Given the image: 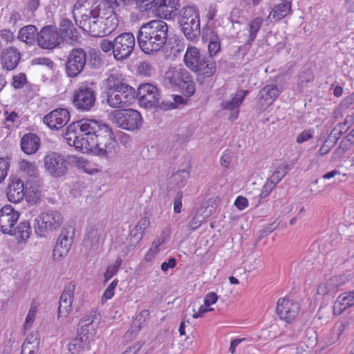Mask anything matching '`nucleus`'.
Returning a JSON list of instances; mask_svg holds the SVG:
<instances>
[{"instance_id": "1", "label": "nucleus", "mask_w": 354, "mask_h": 354, "mask_svg": "<svg viewBox=\"0 0 354 354\" xmlns=\"http://www.w3.org/2000/svg\"><path fill=\"white\" fill-rule=\"evenodd\" d=\"M64 138L70 146L84 153L109 157L115 152L116 140L111 127L101 121L83 118L70 124Z\"/></svg>"}, {"instance_id": "2", "label": "nucleus", "mask_w": 354, "mask_h": 354, "mask_svg": "<svg viewBox=\"0 0 354 354\" xmlns=\"http://www.w3.org/2000/svg\"><path fill=\"white\" fill-rule=\"evenodd\" d=\"M86 1L78 0L73 9V16L79 26L92 37H103L113 32L118 26L115 17L95 12Z\"/></svg>"}, {"instance_id": "3", "label": "nucleus", "mask_w": 354, "mask_h": 354, "mask_svg": "<svg viewBox=\"0 0 354 354\" xmlns=\"http://www.w3.org/2000/svg\"><path fill=\"white\" fill-rule=\"evenodd\" d=\"M168 25L162 20H151L143 24L138 34V42L145 54L158 52L168 37Z\"/></svg>"}, {"instance_id": "4", "label": "nucleus", "mask_w": 354, "mask_h": 354, "mask_svg": "<svg viewBox=\"0 0 354 354\" xmlns=\"http://www.w3.org/2000/svg\"><path fill=\"white\" fill-rule=\"evenodd\" d=\"M178 23L187 39L195 40L200 33L199 10L196 6H184L180 12Z\"/></svg>"}, {"instance_id": "5", "label": "nucleus", "mask_w": 354, "mask_h": 354, "mask_svg": "<svg viewBox=\"0 0 354 354\" xmlns=\"http://www.w3.org/2000/svg\"><path fill=\"white\" fill-rule=\"evenodd\" d=\"M96 92L92 83L82 82L73 91L72 102L73 106L82 111H89L95 106Z\"/></svg>"}, {"instance_id": "6", "label": "nucleus", "mask_w": 354, "mask_h": 354, "mask_svg": "<svg viewBox=\"0 0 354 354\" xmlns=\"http://www.w3.org/2000/svg\"><path fill=\"white\" fill-rule=\"evenodd\" d=\"M300 310L299 301L289 296L280 297L277 301L275 313L280 321L287 324H291L297 319Z\"/></svg>"}, {"instance_id": "7", "label": "nucleus", "mask_w": 354, "mask_h": 354, "mask_svg": "<svg viewBox=\"0 0 354 354\" xmlns=\"http://www.w3.org/2000/svg\"><path fill=\"white\" fill-rule=\"evenodd\" d=\"M35 225L36 233L40 236H46L49 232L60 228L63 223V216L57 210H49L41 213L36 218Z\"/></svg>"}, {"instance_id": "8", "label": "nucleus", "mask_w": 354, "mask_h": 354, "mask_svg": "<svg viewBox=\"0 0 354 354\" xmlns=\"http://www.w3.org/2000/svg\"><path fill=\"white\" fill-rule=\"evenodd\" d=\"M113 122L119 127L129 131H134L141 127V114L133 109H124L113 112Z\"/></svg>"}, {"instance_id": "9", "label": "nucleus", "mask_w": 354, "mask_h": 354, "mask_svg": "<svg viewBox=\"0 0 354 354\" xmlns=\"http://www.w3.org/2000/svg\"><path fill=\"white\" fill-rule=\"evenodd\" d=\"M86 62V54L82 48L73 49L65 64V72L69 77H75L83 71Z\"/></svg>"}, {"instance_id": "10", "label": "nucleus", "mask_w": 354, "mask_h": 354, "mask_svg": "<svg viewBox=\"0 0 354 354\" xmlns=\"http://www.w3.org/2000/svg\"><path fill=\"white\" fill-rule=\"evenodd\" d=\"M135 46V37L131 32H124L115 38L114 58L116 60L127 59Z\"/></svg>"}, {"instance_id": "11", "label": "nucleus", "mask_w": 354, "mask_h": 354, "mask_svg": "<svg viewBox=\"0 0 354 354\" xmlns=\"http://www.w3.org/2000/svg\"><path fill=\"white\" fill-rule=\"evenodd\" d=\"M139 104L145 108H151L159 103L160 93L158 88L152 84H141L138 88Z\"/></svg>"}, {"instance_id": "12", "label": "nucleus", "mask_w": 354, "mask_h": 354, "mask_svg": "<svg viewBox=\"0 0 354 354\" xmlns=\"http://www.w3.org/2000/svg\"><path fill=\"white\" fill-rule=\"evenodd\" d=\"M135 89L133 87L106 94V102L109 106L122 109L131 105L135 100Z\"/></svg>"}, {"instance_id": "13", "label": "nucleus", "mask_w": 354, "mask_h": 354, "mask_svg": "<svg viewBox=\"0 0 354 354\" xmlns=\"http://www.w3.org/2000/svg\"><path fill=\"white\" fill-rule=\"evenodd\" d=\"M19 216V212L11 205L3 206L0 209V231L4 234H12Z\"/></svg>"}, {"instance_id": "14", "label": "nucleus", "mask_w": 354, "mask_h": 354, "mask_svg": "<svg viewBox=\"0 0 354 354\" xmlns=\"http://www.w3.org/2000/svg\"><path fill=\"white\" fill-rule=\"evenodd\" d=\"M62 41L57 27L46 26L41 28L37 37L38 46L44 49H53L59 46Z\"/></svg>"}, {"instance_id": "15", "label": "nucleus", "mask_w": 354, "mask_h": 354, "mask_svg": "<svg viewBox=\"0 0 354 354\" xmlns=\"http://www.w3.org/2000/svg\"><path fill=\"white\" fill-rule=\"evenodd\" d=\"M44 167L54 177L62 176L67 171V162L55 152L47 153L44 158Z\"/></svg>"}, {"instance_id": "16", "label": "nucleus", "mask_w": 354, "mask_h": 354, "mask_svg": "<svg viewBox=\"0 0 354 354\" xmlns=\"http://www.w3.org/2000/svg\"><path fill=\"white\" fill-rule=\"evenodd\" d=\"M75 285L72 282L65 286L64 289L59 297L57 319L64 320L66 319L72 309V304L74 299Z\"/></svg>"}, {"instance_id": "17", "label": "nucleus", "mask_w": 354, "mask_h": 354, "mask_svg": "<svg viewBox=\"0 0 354 354\" xmlns=\"http://www.w3.org/2000/svg\"><path fill=\"white\" fill-rule=\"evenodd\" d=\"M69 120V111L66 109L58 108L46 115L43 121L50 129L59 130L64 127Z\"/></svg>"}, {"instance_id": "18", "label": "nucleus", "mask_w": 354, "mask_h": 354, "mask_svg": "<svg viewBox=\"0 0 354 354\" xmlns=\"http://www.w3.org/2000/svg\"><path fill=\"white\" fill-rule=\"evenodd\" d=\"M202 41L208 44L209 57L216 56L221 50V40L214 27L203 28L202 33Z\"/></svg>"}, {"instance_id": "19", "label": "nucleus", "mask_w": 354, "mask_h": 354, "mask_svg": "<svg viewBox=\"0 0 354 354\" xmlns=\"http://www.w3.org/2000/svg\"><path fill=\"white\" fill-rule=\"evenodd\" d=\"M21 59V53L15 47L5 48L0 55V62L3 70L7 71L14 70L18 65Z\"/></svg>"}, {"instance_id": "20", "label": "nucleus", "mask_w": 354, "mask_h": 354, "mask_svg": "<svg viewBox=\"0 0 354 354\" xmlns=\"http://www.w3.org/2000/svg\"><path fill=\"white\" fill-rule=\"evenodd\" d=\"M280 91L277 86L270 84L265 86L260 91L258 106L260 111H265L278 97Z\"/></svg>"}, {"instance_id": "21", "label": "nucleus", "mask_w": 354, "mask_h": 354, "mask_svg": "<svg viewBox=\"0 0 354 354\" xmlns=\"http://www.w3.org/2000/svg\"><path fill=\"white\" fill-rule=\"evenodd\" d=\"M155 7L157 15L160 18L169 19L179 10L180 0H156Z\"/></svg>"}, {"instance_id": "22", "label": "nucleus", "mask_w": 354, "mask_h": 354, "mask_svg": "<svg viewBox=\"0 0 354 354\" xmlns=\"http://www.w3.org/2000/svg\"><path fill=\"white\" fill-rule=\"evenodd\" d=\"M131 87L125 82L123 75L117 70H112L105 81L106 94L120 91Z\"/></svg>"}, {"instance_id": "23", "label": "nucleus", "mask_w": 354, "mask_h": 354, "mask_svg": "<svg viewBox=\"0 0 354 354\" xmlns=\"http://www.w3.org/2000/svg\"><path fill=\"white\" fill-rule=\"evenodd\" d=\"M7 198L13 203H17L23 201L25 196L24 182L17 177L10 180L7 189Z\"/></svg>"}, {"instance_id": "24", "label": "nucleus", "mask_w": 354, "mask_h": 354, "mask_svg": "<svg viewBox=\"0 0 354 354\" xmlns=\"http://www.w3.org/2000/svg\"><path fill=\"white\" fill-rule=\"evenodd\" d=\"M77 328V336L82 337L88 345L94 341L97 335V326L93 324V320L88 318L86 320L82 319L79 323Z\"/></svg>"}, {"instance_id": "25", "label": "nucleus", "mask_w": 354, "mask_h": 354, "mask_svg": "<svg viewBox=\"0 0 354 354\" xmlns=\"http://www.w3.org/2000/svg\"><path fill=\"white\" fill-rule=\"evenodd\" d=\"M344 284L339 276H333L319 283L316 288V294L326 296L334 294L338 288Z\"/></svg>"}, {"instance_id": "26", "label": "nucleus", "mask_w": 354, "mask_h": 354, "mask_svg": "<svg viewBox=\"0 0 354 354\" xmlns=\"http://www.w3.org/2000/svg\"><path fill=\"white\" fill-rule=\"evenodd\" d=\"M354 306V290L342 293L336 299L333 308L335 316L340 315L346 309Z\"/></svg>"}, {"instance_id": "27", "label": "nucleus", "mask_w": 354, "mask_h": 354, "mask_svg": "<svg viewBox=\"0 0 354 354\" xmlns=\"http://www.w3.org/2000/svg\"><path fill=\"white\" fill-rule=\"evenodd\" d=\"M216 63L211 57H205L193 71L198 79L209 78L214 76L216 72Z\"/></svg>"}, {"instance_id": "28", "label": "nucleus", "mask_w": 354, "mask_h": 354, "mask_svg": "<svg viewBox=\"0 0 354 354\" xmlns=\"http://www.w3.org/2000/svg\"><path fill=\"white\" fill-rule=\"evenodd\" d=\"M20 146L22 151L26 154H34L40 147V139L35 133H26L21 139Z\"/></svg>"}, {"instance_id": "29", "label": "nucleus", "mask_w": 354, "mask_h": 354, "mask_svg": "<svg viewBox=\"0 0 354 354\" xmlns=\"http://www.w3.org/2000/svg\"><path fill=\"white\" fill-rule=\"evenodd\" d=\"M205 56L201 55L200 50L194 46H189L187 48L185 55L184 62L185 66L192 71L200 64Z\"/></svg>"}, {"instance_id": "30", "label": "nucleus", "mask_w": 354, "mask_h": 354, "mask_svg": "<svg viewBox=\"0 0 354 354\" xmlns=\"http://www.w3.org/2000/svg\"><path fill=\"white\" fill-rule=\"evenodd\" d=\"M248 91L247 90H239L236 91L234 97L231 100H226L222 102L221 105L223 109L227 110H236L235 115L234 116H230V119L233 120L238 118L239 115V107L242 104L246 95L248 94Z\"/></svg>"}, {"instance_id": "31", "label": "nucleus", "mask_w": 354, "mask_h": 354, "mask_svg": "<svg viewBox=\"0 0 354 354\" xmlns=\"http://www.w3.org/2000/svg\"><path fill=\"white\" fill-rule=\"evenodd\" d=\"M165 75L170 84L179 87L181 86L192 75L185 68H172L166 73Z\"/></svg>"}, {"instance_id": "32", "label": "nucleus", "mask_w": 354, "mask_h": 354, "mask_svg": "<svg viewBox=\"0 0 354 354\" xmlns=\"http://www.w3.org/2000/svg\"><path fill=\"white\" fill-rule=\"evenodd\" d=\"M118 6L117 0H99V3L97 6L93 5L90 7L95 10V12H100L109 18L115 17L116 22L119 23L118 15L115 12V8Z\"/></svg>"}, {"instance_id": "33", "label": "nucleus", "mask_w": 354, "mask_h": 354, "mask_svg": "<svg viewBox=\"0 0 354 354\" xmlns=\"http://www.w3.org/2000/svg\"><path fill=\"white\" fill-rule=\"evenodd\" d=\"M72 244V239L66 234L62 233L57 238L56 244L53 252V257L55 260H59L66 256Z\"/></svg>"}, {"instance_id": "34", "label": "nucleus", "mask_w": 354, "mask_h": 354, "mask_svg": "<svg viewBox=\"0 0 354 354\" xmlns=\"http://www.w3.org/2000/svg\"><path fill=\"white\" fill-rule=\"evenodd\" d=\"M348 326V323L347 322L342 321L337 322L328 334L324 338L325 346L328 347L337 342Z\"/></svg>"}, {"instance_id": "35", "label": "nucleus", "mask_w": 354, "mask_h": 354, "mask_svg": "<svg viewBox=\"0 0 354 354\" xmlns=\"http://www.w3.org/2000/svg\"><path fill=\"white\" fill-rule=\"evenodd\" d=\"M61 35L63 38L71 41H77L79 38V32L72 21L68 19H63L59 25Z\"/></svg>"}, {"instance_id": "36", "label": "nucleus", "mask_w": 354, "mask_h": 354, "mask_svg": "<svg viewBox=\"0 0 354 354\" xmlns=\"http://www.w3.org/2000/svg\"><path fill=\"white\" fill-rule=\"evenodd\" d=\"M31 234V227L28 221L20 222L16 227H13L12 236H15L19 241H24L29 239Z\"/></svg>"}, {"instance_id": "37", "label": "nucleus", "mask_w": 354, "mask_h": 354, "mask_svg": "<svg viewBox=\"0 0 354 354\" xmlns=\"http://www.w3.org/2000/svg\"><path fill=\"white\" fill-rule=\"evenodd\" d=\"M292 10L291 3L285 1L276 5L270 13L272 19L279 21L288 15Z\"/></svg>"}, {"instance_id": "38", "label": "nucleus", "mask_w": 354, "mask_h": 354, "mask_svg": "<svg viewBox=\"0 0 354 354\" xmlns=\"http://www.w3.org/2000/svg\"><path fill=\"white\" fill-rule=\"evenodd\" d=\"M67 348L71 354H80L81 353L91 350V345H88L77 335L67 345Z\"/></svg>"}, {"instance_id": "39", "label": "nucleus", "mask_w": 354, "mask_h": 354, "mask_svg": "<svg viewBox=\"0 0 354 354\" xmlns=\"http://www.w3.org/2000/svg\"><path fill=\"white\" fill-rule=\"evenodd\" d=\"M36 32L37 28L34 25H28L19 30L18 38L26 44H32L35 40Z\"/></svg>"}, {"instance_id": "40", "label": "nucleus", "mask_w": 354, "mask_h": 354, "mask_svg": "<svg viewBox=\"0 0 354 354\" xmlns=\"http://www.w3.org/2000/svg\"><path fill=\"white\" fill-rule=\"evenodd\" d=\"M263 23V19L261 17H256L251 20L248 25V30L249 32L248 35V41H253L257 35L260 30Z\"/></svg>"}, {"instance_id": "41", "label": "nucleus", "mask_w": 354, "mask_h": 354, "mask_svg": "<svg viewBox=\"0 0 354 354\" xmlns=\"http://www.w3.org/2000/svg\"><path fill=\"white\" fill-rule=\"evenodd\" d=\"M19 170L30 177H35L38 174L37 167L35 162L27 160H21L19 162Z\"/></svg>"}, {"instance_id": "42", "label": "nucleus", "mask_w": 354, "mask_h": 354, "mask_svg": "<svg viewBox=\"0 0 354 354\" xmlns=\"http://www.w3.org/2000/svg\"><path fill=\"white\" fill-rule=\"evenodd\" d=\"M287 174L286 166L278 167L277 169L268 178L267 180L272 183L274 186H277L278 183L283 179Z\"/></svg>"}, {"instance_id": "43", "label": "nucleus", "mask_w": 354, "mask_h": 354, "mask_svg": "<svg viewBox=\"0 0 354 354\" xmlns=\"http://www.w3.org/2000/svg\"><path fill=\"white\" fill-rule=\"evenodd\" d=\"M122 265V259L120 257H118L115 262L106 268L105 272L104 273V283H106L109 279H111L115 274H117L119 270L120 266Z\"/></svg>"}, {"instance_id": "44", "label": "nucleus", "mask_w": 354, "mask_h": 354, "mask_svg": "<svg viewBox=\"0 0 354 354\" xmlns=\"http://www.w3.org/2000/svg\"><path fill=\"white\" fill-rule=\"evenodd\" d=\"M118 282V279H115L107 286L101 297V303L102 304H105L108 300H110L115 295V289L117 287Z\"/></svg>"}, {"instance_id": "45", "label": "nucleus", "mask_w": 354, "mask_h": 354, "mask_svg": "<svg viewBox=\"0 0 354 354\" xmlns=\"http://www.w3.org/2000/svg\"><path fill=\"white\" fill-rule=\"evenodd\" d=\"M179 87L181 88L183 95L187 97L194 95L196 92V85L192 75Z\"/></svg>"}, {"instance_id": "46", "label": "nucleus", "mask_w": 354, "mask_h": 354, "mask_svg": "<svg viewBox=\"0 0 354 354\" xmlns=\"http://www.w3.org/2000/svg\"><path fill=\"white\" fill-rule=\"evenodd\" d=\"M39 342L37 338L33 342H31L28 338H26L22 345L21 354H35L37 350Z\"/></svg>"}, {"instance_id": "47", "label": "nucleus", "mask_w": 354, "mask_h": 354, "mask_svg": "<svg viewBox=\"0 0 354 354\" xmlns=\"http://www.w3.org/2000/svg\"><path fill=\"white\" fill-rule=\"evenodd\" d=\"M28 82L26 75L24 73H19L12 77L11 84L16 88H21Z\"/></svg>"}, {"instance_id": "48", "label": "nucleus", "mask_w": 354, "mask_h": 354, "mask_svg": "<svg viewBox=\"0 0 354 354\" xmlns=\"http://www.w3.org/2000/svg\"><path fill=\"white\" fill-rule=\"evenodd\" d=\"M313 80L314 74L310 68L303 71L299 76V83L301 86L308 83L312 82Z\"/></svg>"}, {"instance_id": "49", "label": "nucleus", "mask_w": 354, "mask_h": 354, "mask_svg": "<svg viewBox=\"0 0 354 354\" xmlns=\"http://www.w3.org/2000/svg\"><path fill=\"white\" fill-rule=\"evenodd\" d=\"M36 313H37V306L32 305L28 311V313L26 316V321L24 323V328L25 329L30 328L32 326V325L35 321Z\"/></svg>"}, {"instance_id": "50", "label": "nucleus", "mask_w": 354, "mask_h": 354, "mask_svg": "<svg viewBox=\"0 0 354 354\" xmlns=\"http://www.w3.org/2000/svg\"><path fill=\"white\" fill-rule=\"evenodd\" d=\"M274 187L275 186H274L272 183L266 180V183L262 187L261 193L259 195V200L266 198L271 194Z\"/></svg>"}, {"instance_id": "51", "label": "nucleus", "mask_w": 354, "mask_h": 354, "mask_svg": "<svg viewBox=\"0 0 354 354\" xmlns=\"http://www.w3.org/2000/svg\"><path fill=\"white\" fill-rule=\"evenodd\" d=\"M152 71V66L148 61L141 62L138 66V72L145 76H150Z\"/></svg>"}, {"instance_id": "52", "label": "nucleus", "mask_w": 354, "mask_h": 354, "mask_svg": "<svg viewBox=\"0 0 354 354\" xmlns=\"http://www.w3.org/2000/svg\"><path fill=\"white\" fill-rule=\"evenodd\" d=\"M100 46L103 52L109 53L112 50L114 55L115 39L111 41L107 39H103L100 43Z\"/></svg>"}, {"instance_id": "53", "label": "nucleus", "mask_w": 354, "mask_h": 354, "mask_svg": "<svg viewBox=\"0 0 354 354\" xmlns=\"http://www.w3.org/2000/svg\"><path fill=\"white\" fill-rule=\"evenodd\" d=\"M314 131L311 129L308 130L303 131L300 133L298 134L296 141L297 143H302L307 140H310L313 136Z\"/></svg>"}, {"instance_id": "54", "label": "nucleus", "mask_w": 354, "mask_h": 354, "mask_svg": "<svg viewBox=\"0 0 354 354\" xmlns=\"http://www.w3.org/2000/svg\"><path fill=\"white\" fill-rule=\"evenodd\" d=\"M189 177V173L185 170H180L174 174L175 180L178 186H183Z\"/></svg>"}, {"instance_id": "55", "label": "nucleus", "mask_w": 354, "mask_h": 354, "mask_svg": "<svg viewBox=\"0 0 354 354\" xmlns=\"http://www.w3.org/2000/svg\"><path fill=\"white\" fill-rule=\"evenodd\" d=\"M8 169V162L5 158H0V183L6 177Z\"/></svg>"}, {"instance_id": "56", "label": "nucleus", "mask_w": 354, "mask_h": 354, "mask_svg": "<svg viewBox=\"0 0 354 354\" xmlns=\"http://www.w3.org/2000/svg\"><path fill=\"white\" fill-rule=\"evenodd\" d=\"M234 205L239 210H243L248 206V199L242 196H239L234 201Z\"/></svg>"}, {"instance_id": "57", "label": "nucleus", "mask_w": 354, "mask_h": 354, "mask_svg": "<svg viewBox=\"0 0 354 354\" xmlns=\"http://www.w3.org/2000/svg\"><path fill=\"white\" fill-rule=\"evenodd\" d=\"M150 225L149 218L148 217L142 218L137 223L136 227L138 231L144 233L145 230L147 229Z\"/></svg>"}, {"instance_id": "58", "label": "nucleus", "mask_w": 354, "mask_h": 354, "mask_svg": "<svg viewBox=\"0 0 354 354\" xmlns=\"http://www.w3.org/2000/svg\"><path fill=\"white\" fill-rule=\"evenodd\" d=\"M218 300L217 295L214 292H210L207 293L204 299V304L207 306H210L216 303Z\"/></svg>"}, {"instance_id": "59", "label": "nucleus", "mask_w": 354, "mask_h": 354, "mask_svg": "<svg viewBox=\"0 0 354 354\" xmlns=\"http://www.w3.org/2000/svg\"><path fill=\"white\" fill-rule=\"evenodd\" d=\"M212 310H214L213 308H210V307L205 305V304H204L203 305L200 306V308H198V310L197 312H195L193 314L192 317L194 319L202 317L205 313L210 312Z\"/></svg>"}, {"instance_id": "60", "label": "nucleus", "mask_w": 354, "mask_h": 354, "mask_svg": "<svg viewBox=\"0 0 354 354\" xmlns=\"http://www.w3.org/2000/svg\"><path fill=\"white\" fill-rule=\"evenodd\" d=\"M217 12L216 6L210 5L207 9L205 18L208 21L214 20L217 15Z\"/></svg>"}, {"instance_id": "61", "label": "nucleus", "mask_w": 354, "mask_h": 354, "mask_svg": "<svg viewBox=\"0 0 354 354\" xmlns=\"http://www.w3.org/2000/svg\"><path fill=\"white\" fill-rule=\"evenodd\" d=\"M348 126L343 122L338 123L333 129V131L337 136H341L348 130Z\"/></svg>"}, {"instance_id": "62", "label": "nucleus", "mask_w": 354, "mask_h": 354, "mask_svg": "<svg viewBox=\"0 0 354 354\" xmlns=\"http://www.w3.org/2000/svg\"><path fill=\"white\" fill-rule=\"evenodd\" d=\"M0 37L7 42H12L15 39L13 32L8 29L1 30L0 31Z\"/></svg>"}, {"instance_id": "63", "label": "nucleus", "mask_w": 354, "mask_h": 354, "mask_svg": "<svg viewBox=\"0 0 354 354\" xmlns=\"http://www.w3.org/2000/svg\"><path fill=\"white\" fill-rule=\"evenodd\" d=\"M182 193H178L174 203V211L176 214H179L181 212L182 208Z\"/></svg>"}, {"instance_id": "64", "label": "nucleus", "mask_w": 354, "mask_h": 354, "mask_svg": "<svg viewBox=\"0 0 354 354\" xmlns=\"http://www.w3.org/2000/svg\"><path fill=\"white\" fill-rule=\"evenodd\" d=\"M176 266V259L171 257L167 262H163L161 264V270L163 272H167L169 268H174Z\"/></svg>"}]
</instances>
